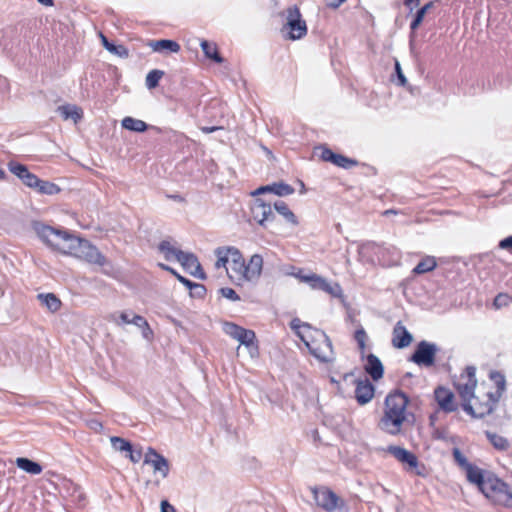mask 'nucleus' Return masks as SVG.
<instances>
[{"label": "nucleus", "instance_id": "1", "mask_svg": "<svg viewBox=\"0 0 512 512\" xmlns=\"http://www.w3.org/2000/svg\"><path fill=\"white\" fill-rule=\"evenodd\" d=\"M410 404L408 395L400 389L388 393L384 401V414L381 417L378 427L390 434L397 435L405 421H415V415L407 411Z\"/></svg>", "mask_w": 512, "mask_h": 512}, {"label": "nucleus", "instance_id": "2", "mask_svg": "<svg viewBox=\"0 0 512 512\" xmlns=\"http://www.w3.org/2000/svg\"><path fill=\"white\" fill-rule=\"evenodd\" d=\"M32 228L37 236L50 248L65 255L75 256L84 238L62 227H53L40 221H34Z\"/></svg>", "mask_w": 512, "mask_h": 512}, {"label": "nucleus", "instance_id": "3", "mask_svg": "<svg viewBox=\"0 0 512 512\" xmlns=\"http://www.w3.org/2000/svg\"><path fill=\"white\" fill-rule=\"evenodd\" d=\"M158 251L163 254L165 260L178 261L186 272L191 276L200 280H206L207 274L202 268L197 256L192 252H184L181 249L174 247L170 241L162 240L158 246Z\"/></svg>", "mask_w": 512, "mask_h": 512}, {"label": "nucleus", "instance_id": "4", "mask_svg": "<svg viewBox=\"0 0 512 512\" xmlns=\"http://www.w3.org/2000/svg\"><path fill=\"white\" fill-rule=\"evenodd\" d=\"M316 505L325 512H349L346 501L327 486L310 488Z\"/></svg>", "mask_w": 512, "mask_h": 512}, {"label": "nucleus", "instance_id": "5", "mask_svg": "<svg viewBox=\"0 0 512 512\" xmlns=\"http://www.w3.org/2000/svg\"><path fill=\"white\" fill-rule=\"evenodd\" d=\"M482 493L494 503L506 508H512V490L509 485L498 478L496 474H488L486 487L482 490Z\"/></svg>", "mask_w": 512, "mask_h": 512}, {"label": "nucleus", "instance_id": "6", "mask_svg": "<svg viewBox=\"0 0 512 512\" xmlns=\"http://www.w3.org/2000/svg\"><path fill=\"white\" fill-rule=\"evenodd\" d=\"M439 348L435 343L422 340L415 346L413 353L408 361L415 363L420 367H432L435 365L436 355Z\"/></svg>", "mask_w": 512, "mask_h": 512}, {"label": "nucleus", "instance_id": "7", "mask_svg": "<svg viewBox=\"0 0 512 512\" xmlns=\"http://www.w3.org/2000/svg\"><path fill=\"white\" fill-rule=\"evenodd\" d=\"M285 27L289 29L290 40H299L307 35L306 21L302 19L300 9L297 5L289 6L286 11Z\"/></svg>", "mask_w": 512, "mask_h": 512}, {"label": "nucleus", "instance_id": "8", "mask_svg": "<svg viewBox=\"0 0 512 512\" xmlns=\"http://www.w3.org/2000/svg\"><path fill=\"white\" fill-rule=\"evenodd\" d=\"M317 333L322 338V344L318 347H314L312 344L305 341L306 346L310 353L319 361L323 363L333 362L335 357L331 339L324 331L317 330Z\"/></svg>", "mask_w": 512, "mask_h": 512}, {"label": "nucleus", "instance_id": "9", "mask_svg": "<svg viewBox=\"0 0 512 512\" xmlns=\"http://www.w3.org/2000/svg\"><path fill=\"white\" fill-rule=\"evenodd\" d=\"M81 244L80 249L76 252L74 257L84 259L88 263L97 264L99 266H104L108 263L106 257L98 250V248L91 244L90 241L84 238L83 242H78V245Z\"/></svg>", "mask_w": 512, "mask_h": 512}, {"label": "nucleus", "instance_id": "10", "mask_svg": "<svg viewBox=\"0 0 512 512\" xmlns=\"http://www.w3.org/2000/svg\"><path fill=\"white\" fill-rule=\"evenodd\" d=\"M386 451L394 456L402 464H406L407 470L415 471L417 475H422V473L417 470L419 461L413 452L395 445L388 446Z\"/></svg>", "mask_w": 512, "mask_h": 512}, {"label": "nucleus", "instance_id": "11", "mask_svg": "<svg viewBox=\"0 0 512 512\" xmlns=\"http://www.w3.org/2000/svg\"><path fill=\"white\" fill-rule=\"evenodd\" d=\"M144 464H150L154 472L159 473L162 478H166L169 474V461L152 447H149L145 454Z\"/></svg>", "mask_w": 512, "mask_h": 512}, {"label": "nucleus", "instance_id": "12", "mask_svg": "<svg viewBox=\"0 0 512 512\" xmlns=\"http://www.w3.org/2000/svg\"><path fill=\"white\" fill-rule=\"evenodd\" d=\"M434 399L440 410L445 413L455 412L458 409V405L455 402V395L449 388L438 386L434 390Z\"/></svg>", "mask_w": 512, "mask_h": 512}, {"label": "nucleus", "instance_id": "13", "mask_svg": "<svg viewBox=\"0 0 512 512\" xmlns=\"http://www.w3.org/2000/svg\"><path fill=\"white\" fill-rule=\"evenodd\" d=\"M355 399L359 405H366L369 403L375 394V386L369 379H355Z\"/></svg>", "mask_w": 512, "mask_h": 512}, {"label": "nucleus", "instance_id": "14", "mask_svg": "<svg viewBox=\"0 0 512 512\" xmlns=\"http://www.w3.org/2000/svg\"><path fill=\"white\" fill-rule=\"evenodd\" d=\"M364 371L371 377L374 382H378L384 376L385 368L380 358L373 353H369L366 357Z\"/></svg>", "mask_w": 512, "mask_h": 512}, {"label": "nucleus", "instance_id": "15", "mask_svg": "<svg viewBox=\"0 0 512 512\" xmlns=\"http://www.w3.org/2000/svg\"><path fill=\"white\" fill-rule=\"evenodd\" d=\"M294 191L295 189L293 186L283 181H279L258 187L254 192H252V195L257 196L265 193H273L279 197H284L293 194Z\"/></svg>", "mask_w": 512, "mask_h": 512}, {"label": "nucleus", "instance_id": "16", "mask_svg": "<svg viewBox=\"0 0 512 512\" xmlns=\"http://www.w3.org/2000/svg\"><path fill=\"white\" fill-rule=\"evenodd\" d=\"M262 269L263 257L260 254H254L249 262L245 264L242 276L247 281H256L260 278Z\"/></svg>", "mask_w": 512, "mask_h": 512}, {"label": "nucleus", "instance_id": "17", "mask_svg": "<svg viewBox=\"0 0 512 512\" xmlns=\"http://www.w3.org/2000/svg\"><path fill=\"white\" fill-rule=\"evenodd\" d=\"M392 335V345L397 349H404L408 347L413 341L412 334L407 330L401 321H398L395 324Z\"/></svg>", "mask_w": 512, "mask_h": 512}, {"label": "nucleus", "instance_id": "18", "mask_svg": "<svg viewBox=\"0 0 512 512\" xmlns=\"http://www.w3.org/2000/svg\"><path fill=\"white\" fill-rule=\"evenodd\" d=\"M466 478L471 483L478 487V489L482 492V490L486 487V481L488 478V474L492 473L491 471H486L478 466L471 464L466 470Z\"/></svg>", "mask_w": 512, "mask_h": 512}, {"label": "nucleus", "instance_id": "19", "mask_svg": "<svg viewBox=\"0 0 512 512\" xmlns=\"http://www.w3.org/2000/svg\"><path fill=\"white\" fill-rule=\"evenodd\" d=\"M122 128L132 131V132H138L143 133L147 131L149 128L154 130L156 133H162L163 129L156 126H149L146 122L140 119H136L130 116H127L122 119L121 121Z\"/></svg>", "mask_w": 512, "mask_h": 512}, {"label": "nucleus", "instance_id": "20", "mask_svg": "<svg viewBox=\"0 0 512 512\" xmlns=\"http://www.w3.org/2000/svg\"><path fill=\"white\" fill-rule=\"evenodd\" d=\"M148 46L154 52L178 53L181 49L179 43L171 39L150 40Z\"/></svg>", "mask_w": 512, "mask_h": 512}, {"label": "nucleus", "instance_id": "21", "mask_svg": "<svg viewBox=\"0 0 512 512\" xmlns=\"http://www.w3.org/2000/svg\"><path fill=\"white\" fill-rule=\"evenodd\" d=\"M56 111L64 120L72 119L78 123L83 118V110L74 104H64L57 107Z\"/></svg>", "mask_w": 512, "mask_h": 512}, {"label": "nucleus", "instance_id": "22", "mask_svg": "<svg viewBox=\"0 0 512 512\" xmlns=\"http://www.w3.org/2000/svg\"><path fill=\"white\" fill-rule=\"evenodd\" d=\"M15 464L19 469L31 475H39L43 471V467L39 462L26 457L16 458Z\"/></svg>", "mask_w": 512, "mask_h": 512}, {"label": "nucleus", "instance_id": "23", "mask_svg": "<svg viewBox=\"0 0 512 512\" xmlns=\"http://www.w3.org/2000/svg\"><path fill=\"white\" fill-rule=\"evenodd\" d=\"M200 46L207 59L218 64L224 62V58L220 55L218 47L215 43H211L207 40H202Z\"/></svg>", "mask_w": 512, "mask_h": 512}, {"label": "nucleus", "instance_id": "24", "mask_svg": "<svg viewBox=\"0 0 512 512\" xmlns=\"http://www.w3.org/2000/svg\"><path fill=\"white\" fill-rule=\"evenodd\" d=\"M461 407L468 415H470L472 418H475V419H482L485 416L493 413V405L492 404H488L485 406L486 407L485 409H482L481 411H477L476 408H474L471 405V400L462 401Z\"/></svg>", "mask_w": 512, "mask_h": 512}, {"label": "nucleus", "instance_id": "25", "mask_svg": "<svg viewBox=\"0 0 512 512\" xmlns=\"http://www.w3.org/2000/svg\"><path fill=\"white\" fill-rule=\"evenodd\" d=\"M436 267H437L436 258L434 256H425L413 268L412 273L414 275H421V274L433 271Z\"/></svg>", "mask_w": 512, "mask_h": 512}, {"label": "nucleus", "instance_id": "26", "mask_svg": "<svg viewBox=\"0 0 512 512\" xmlns=\"http://www.w3.org/2000/svg\"><path fill=\"white\" fill-rule=\"evenodd\" d=\"M37 298L51 312L58 311L62 304L60 299L53 293H40L37 295Z\"/></svg>", "mask_w": 512, "mask_h": 512}, {"label": "nucleus", "instance_id": "27", "mask_svg": "<svg viewBox=\"0 0 512 512\" xmlns=\"http://www.w3.org/2000/svg\"><path fill=\"white\" fill-rule=\"evenodd\" d=\"M485 436L492 444V446L499 451H507L510 448L509 441L497 433L485 431Z\"/></svg>", "mask_w": 512, "mask_h": 512}, {"label": "nucleus", "instance_id": "28", "mask_svg": "<svg viewBox=\"0 0 512 512\" xmlns=\"http://www.w3.org/2000/svg\"><path fill=\"white\" fill-rule=\"evenodd\" d=\"M274 209L282 215L287 222H289L292 225H298V219L295 216V214L289 209L288 205L282 201L278 200L274 203Z\"/></svg>", "mask_w": 512, "mask_h": 512}, {"label": "nucleus", "instance_id": "29", "mask_svg": "<svg viewBox=\"0 0 512 512\" xmlns=\"http://www.w3.org/2000/svg\"><path fill=\"white\" fill-rule=\"evenodd\" d=\"M329 163H332L333 165L343 168V169H350L352 167L358 166L359 162L354 158H349L345 155L334 153L332 156V159Z\"/></svg>", "mask_w": 512, "mask_h": 512}, {"label": "nucleus", "instance_id": "30", "mask_svg": "<svg viewBox=\"0 0 512 512\" xmlns=\"http://www.w3.org/2000/svg\"><path fill=\"white\" fill-rule=\"evenodd\" d=\"M183 285L189 290L191 298L203 299L207 293L205 285L193 282L190 279L186 282L183 281Z\"/></svg>", "mask_w": 512, "mask_h": 512}, {"label": "nucleus", "instance_id": "31", "mask_svg": "<svg viewBox=\"0 0 512 512\" xmlns=\"http://www.w3.org/2000/svg\"><path fill=\"white\" fill-rule=\"evenodd\" d=\"M228 252H230L229 257H231V260L233 263V270L240 272L242 274L246 262H245V259L242 255L241 251L234 246H230V248L228 249Z\"/></svg>", "mask_w": 512, "mask_h": 512}, {"label": "nucleus", "instance_id": "32", "mask_svg": "<svg viewBox=\"0 0 512 512\" xmlns=\"http://www.w3.org/2000/svg\"><path fill=\"white\" fill-rule=\"evenodd\" d=\"M34 190L43 195H56L61 191V188L53 182L39 179V184Z\"/></svg>", "mask_w": 512, "mask_h": 512}, {"label": "nucleus", "instance_id": "33", "mask_svg": "<svg viewBox=\"0 0 512 512\" xmlns=\"http://www.w3.org/2000/svg\"><path fill=\"white\" fill-rule=\"evenodd\" d=\"M477 381H474V383H458L456 385L457 392L459 396L461 397L462 401L471 400L474 398V390L476 387Z\"/></svg>", "mask_w": 512, "mask_h": 512}, {"label": "nucleus", "instance_id": "34", "mask_svg": "<svg viewBox=\"0 0 512 512\" xmlns=\"http://www.w3.org/2000/svg\"><path fill=\"white\" fill-rule=\"evenodd\" d=\"M164 71L153 69L148 72L145 79V85L149 90L155 89L159 86V81L163 77Z\"/></svg>", "mask_w": 512, "mask_h": 512}, {"label": "nucleus", "instance_id": "35", "mask_svg": "<svg viewBox=\"0 0 512 512\" xmlns=\"http://www.w3.org/2000/svg\"><path fill=\"white\" fill-rule=\"evenodd\" d=\"M110 442H111L112 448L118 452L128 453V451H130L132 449V443L129 440H126L119 436L110 437Z\"/></svg>", "mask_w": 512, "mask_h": 512}, {"label": "nucleus", "instance_id": "36", "mask_svg": "<svg viewBox=\"0 0 512 512\" xmlns=\"http://www.w3.org/2000/svg\"><path fill=\"white\" fill-rule=\"evenodd\" d=\"M264 207L265 201L260 198H256L251 206L252 217L260 226H263L262 218Z\"/></svg>", "mask_w": 512, "mask_h": 512}, {"label": "nucleus", "instance_id": "37", "mask_svg": "<svg viewBox=\"0 0 512 512\" xmlns=\"http://www.w3.org/2000/svg\"><path fill=\"white\" fill-rule=\"evenodd\" d=\"M229 248H230V246H221V247H218L215 249L214 253L217 257V260L215 263L216 268L225 267L226 264L229 262V256H230V252H228Z\"/></svg>", "mask_w": 512, "mask_h": 512}, {"label": "nucleus", "instance_id": "38", "mask_svg": "<svg viewBox=\"0 0 512 512\" xmlns=\"http://www.w3.org/2000/svg\"><path fill=\"white\" fill-rule=\"evenodd\" d=\"M236 340L239 341L241 345L250 347L254 345L256 341V334L253 330L243 328Z\"/></svg>", "mask_w": 512, "mask_h": 512}, {"label": "nucleus", "instance_id": "39", "mask_svg": "<svg viewBox=\"0 0 512 512\" xmlns=\"http://www.w3.org/2000/svg\"><path fill=\"white\" fill-rule=\"evenodd\" d=\"M392 81L395 82L396 85L401 86V87L408 86L407 78L405 77V75L402 71L400 62L398 60H395V63H394V74L392 76Z\"/></svg>", "mask_w": 512, "mask_h": 512}, {"label": "nucleus", "instance_id": "40", "mask_svg": "<svg viewBox=\"0 0 512 512\" xmlns=\"http://www.w3.org/2000/svg\"><path fill=\"white\" fill-rule=\"evenodd\" d=\"M308 284L312 289L316 290H328V282L323 277L317 275V274H309V278H307Z\"/></svg>", "mask_w": 512, "mask_h": 512}, {"label": "nucleus", "instance_id": "41", "mask_svg": "<svg viewBox=\"0 0 512 512\" xmlns=\"http://www.w3.org/2000/svg\"><path fill=\"white\" fill-rule=\"evenodd\" d=\"M489 378L495 383L497 390L500 393H503L506 389V379L505 375L500 372L493 370L489 374Z\"/></svg>", "mask_w": 512, "mask_h": 512}, {"label": "nucleus", "instance_id": "42", "mask_svg": "<svg viewBox=\"0 0 512 512\" xmlns=\"http://www.w3.org/2000/svg\"><path fill=\"white\" fill-rule=\"evenodd\" d=\"M9 171L21 180L25 173L28 171V167L17 161H9L7 164Z\"/></svg>", "mask_w": 512, "mask_h": 512}, {"label": "nucleus", "instance_id": "43", "mask_svg": "<svg viewBox=\"0 0 512 512\" xmlns=\"http://www.w3.org/2000/svg\"><path fill=\"white\" fill-rule=\"evenodd\" d=\"M452 456L457 465L464 470H466L472 464L467 460L465 455L457 447L452 449Z\"/></svg>", "mask_w": 512, "mask_h": 512}, {"label": "nucleus", "instance_id": "44", "mask_svg": "<svg viewBox=\"0 0 512 512\" xmlns=\"http://www.w3.org/2000/svg\"><path fill=\"white\" fill-rule=\"evenodd\" d=\"M354 339L358 344L361 353L366 349V340L368 339L367 333L363 327L358 328L354 333Z\"/></svg>", "mask_w": 512, "mask_h": 512}, {"label": "nucleus", "instance_id": "45", "mask_svg": "<svg viewBox=\"0 0 512 512\" xmlns=\"http://www.w3.org/2000/svg\"><path fill=\"white\" fill-rule=\"evenodd\" d=\"M107 51L123 59L129 57V50L124 45L115 42L109 45Z\"/></svg>", "mask_w": 512, "mask_h": 512}, {"label": "nucleus", "instance_id": "46", "mask_svg": "<svg viewBox=\"0 0 512 512\" xmlns=\"http://www.w3.org/2000/svg\"><path fill=\"white\" fill-rule=\"evenodd\" d=\"M243 327L233 323V322H225L223 325L224 332L231 336L233 339H236L240 332L242 331Z\"/></svg>", "mask_w": 512, "mask_h": 512}, {"label": "nucleus", "instance_id": "47", "mask_svg": "<svg viewBox=\"0 0 512 512\" xmlns=\"http://www.w3.org/2000/svg\"><path fill=\"white\" fill-rule=\"evenodd\" d=\"M39 177L35 175L34 173L30 172L29 170L25 173L24 177L21 178L22 183L31 188L35 189L37 185L39 184Z\"/></svg>", "mask_w": 512, "mask_h": 512}, {"label": "nucleus", "instance_id": "48", "mask_svg": "<svg viewBox=\"0 0 512 512\" xmlns=\"http://www.w3.org/2000/svg\"><path fill=\"white\" fill-rule=\"evenodd\" d=\"M320 151L319 158L324 162H330L332 156L334 155V151L330 149L326 144H321L315 147V152Z\"/></svg>", "mask_w": 512, "mask_h": 512}, {"label": "nucleus", "instance_id": "49", "mask_svg": "<svg viewBox=\"0 0 512 512\" xmlns=\"http://www.w3.org/2000/svg\"><path fill=\"white\" fill-rule=\"evenodd\" d=\"M218 292L222 297L233 302L239 301L241 299L238 293L230 287H222L218 290Z\"/></svg>", "mask_w": 512, "mask_h": 512}, {"label": "nucleus", "instance_id": "50", "mask_svg": "<svg viewBox=\"0 0 512 512\" xmlns=\"http://www.w3.org/2000/svg\"><path fill=\"white\" fill-rule=\"evenodd\" d=\"M441 0H431L416 10L415 14L424 21L426 14L433 9Z\"/></svg>", "mask_w": 512, "mask_h": 512}, {"label": "nucleus", "instance_id": "51", "mask_svg": "<svg viewBox=\"0 0 512 512\" xmlns=\"http://www.w3.org/2000/svg\"><path fill=\"white\" fill-rule=\"evenodd\" d=\"M158 266L164 270L172 274L181 284H183V281H189L188 278L182 276L180 273H178L174 268L171 266L164 264V263H158Z\"/></svg>", "mask_w": 512, "mask_h": 512}, {"label": "nucleus", "instance_id": "52", "mask_svg": "<svg viewBox=\"0 0 512 512\" xmlns=\"http://www.w3.org/2000/svg\"><path fill=\"white\" fill-rule=\"evenodd\" d=\"M275 219V214L272 211L271 204L265 202V207L263 209V218H262V227H266V223L268 221H273Z\"/></svg>", "mask_w": 512, "mask_h": 512}, {"label": "nucleus", "instance_id": "53", "mask_svg": "<svg viewBox=\"0 0 512 512\" xmlns=\"http://www.w3.org/2000/svg\"><path fill=\"white\" fill-rule=\"evenodd\" d=\"M275 219V214L272 211L271 204L265 202V207L263 209V218H262V227H266V223L268 221H273Z\"/></svg>", "mask_w": 512, "mask_h": 512}, {"label": "nucleus", "instance_id": "54", "mask_svg": "<svg viewBox=\"0 0 512 512\" xmlns=\"http://www.w3.org/2000/svg\"><path fill=\"white\" fill-rule=\"evenodd\" d=\"M510 297L507 294L499 293L493 301V304L496 308H501L507 306L509 303Z\"/></svg>", "mask_w": 512, "mask_h": 512}, {"label": "nucleus", "instance_id": "55", "mask_svg": "<svg viewBox=\"0 0 512 512\" xmlns=\"http://www.w3.org/2000/svg\"><path fill=\"white\" fill-rule=\"evenodd\" d=\"M502 394L503 393H500L499 391H496L494 393L493 392L487 393V397H488L487 403L493 405V411L495 410V406L499 402V399L502 396Z\"/></svg>", "mask_w": 512, "mask_h": 512}, {"label": "nucleus", "instance_id": "56", "mask_svg": "<svg viewBox=\"0 0 512 512\" xmlns=\"http://www.w3.org/2000/svg\"><path fill=\"white\" fill-rule=\"evenodd\" d=\"M131 322L133 325L137 326L138 328H143L144 326H147V320L138 314H133V317L131 318Z\"/></svg>", "mask_w": 512, "mask_h": 512}, {"label": "nucleus", "instance_id": "57", "mask_svg": "<svg viewBox=\"0 0 512 512\" xmlns=\"http://www.w3.org/2000/svg\"><path fill=\"white\" fill-rule=\"evenodd\" d=\"M127 457L130 459L131 462L137 463L142 458V451L141 450H135L132 447V449L130 451H128Z\"/></svg>", "mask_w": 512, "mask_h": 512}, {"label": "nucleus", "instance_id": "58", "mask_svg": "<svg viewBox=\"0 0 512 512\" xmlns=\"http://www.w3.org/2000/svg\"><path fill=\"white\" fill-rule=\"evenodd\" d=\"M498 248L502 250L511 251L512 250V235L502 239L498 243Z\"/></svg>", "mask_w": 512, "mask_h": 512}, {"label": "nucleus", "instance_id": "59", "mask_svg": "<svg viewBox=\"0 0 512 512\" xmlns=\"http://www.w3.org/2000/svg\"><path fill=\"white\" fill-rule=\"evenodd\" d=\"M327 289L328 290H323V291L332 296H339L342 291L339 284H335L332 286L330 283H328Z\"/></svg>", "mask_w": 512, "mask_h": 512}, {"label": "nucleus", "instance_id": "60", "mask_svg": "<svg viewBox=\"0 0 512 512\" xmlns=\"http://www.w3.org/2000/svg\"><path fill=\"white\" fill-rule=\"evenodd\" d=\"M465 372L468 377V383H474L476 380V368L474 366H467Z\"/></svg>", "mask_w": 512, "mask_h": 512}, {"label": "nucleus", "instance_id": "61", "mask_svg": "<svg viewBox=\"0 0 512 512\" xmlns=\"http://www.w3.org/2000/svg\"><path fill=\"white\" fill-rule=\"evenodd\" d=\"M160 512H176V510L167 499H164L160 502Z\"/></svg>", "mask_w": 512, "mask_h": 512}, {"label": "nucleus", "instance_id": "62", "mask_svg": "<svg viewBox=\"0 0 512 512\" xmlns=\"http://www.w3.org/2000/svg\"><path fill=\"white\" fill-rule=\"evenodd\" d=\"M422 22L421 18L414 13L412 21L410 22L411 33H414L421 26Z\"/></svg>", "mask_w": 512, "mask_h": 512}, {"label": "nucleus", "instance_id": "63", "mask_svg": "<svg viewBox=\"0 0 512 512\" xmlns=\"http://www.w3.org/2000/svg\"><path fill=\"white\" fill-rule=\"evenodd\" d=\"M290 327L291 329L293 330H297L298 328L300 327H306V328H311V326L308 324V323H303L301 322L300 319L298 318H294L291 323H290Z\"/></svg>", "mask_w": 512, "mask_h": 512}, {"label": "nucleus", "instance_id": "64", "mask_svg": "<svg viewBox=\"0 0 512 512\" xmlns=\"http://www.w3.org/2000/svg\"><path fill=\"white\" fill-rule=\"evenodd\" d=\"M420 1L421 0H404L403 4L409 9V12L412 13L413 10L419 6Z\"/></svg>", "mask_w": 512, "mask_h": 512}]
</instances>
